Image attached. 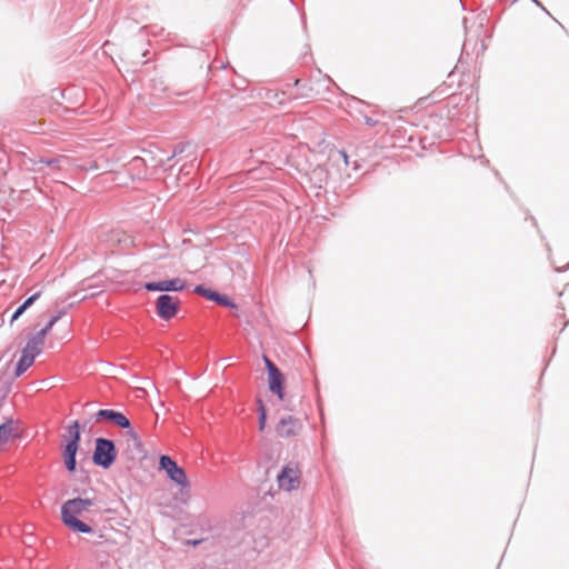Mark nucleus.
I'll return each instance as SVG.
<instances>
[{
    "instance_id": "nucleus-1",
    "label": "nucleus",
    "mask_w": 569,
    "mask_h": 569,
    "mask_svg": "<svg viewBox=\"0 0 569 569\" xmlns=\"http://www.w3.org/2000/svg\"><path fill=\"white\" fill-rule=\"evenodd\" d=\"M96 502L90 498H73L61 506V521L74 533H92L88 515Z\"/></svg>"
},
{
    "instance_id": "nucleus-2",
    "label": "nucleus",
    "mask_w": 569,
    "mask_h": 569,
    "mask_svg": "<svg viewBox=\"0 0 569 569\" xmlns=\"http://www.w3.org/2000/svg\"><path fill=\"white\" fill-rule=\"evenodd\" d=\"M46 337L43 332H37L28 338L27 345L22 349L21 358L18 361L16 375L21 376L27 369H29L37 356H39L44 346Z\"/></svg>"
},
{
    "instance_id": "nucleus-3",
    "label": "nucleus",
    "mask_w": 569,
    "mask_h": 569,
    "mask_svg": "<svg viewBox=\"0 0 569 569\" xmlns=\"http://www.w3.org/2000/svg\"><path fill=\"white\" fill-rule=\"evenodd\" d=\"M68 433L70 437V440L66 445V448L63 450V460L67 469L72 472L76 470V455L79 447L80 441V431H79V422L73 421L68 427Z\"/></svg>"
},
{
    "instance_id": "nucleus-4",
    "label": "nucleus",
    "mask_w": 569,
    "mask_h": 569,
    "mask_svg": "<svg viewBox=\"0 0 569 569\" xmlns=\"http://www.w3.org/2000/svg\"><path fill=\"white\" fill-rule=\"evenodd\" d=\"M116 459V448L111 440L98 438L93 452V462L103 468H109Z\"/></svg>"
},
{
    "instance_id": "nucleus-5",
    "label": "nucleus",
    "mask_w": 569,
    "mask_h": 569,
    "mask_svg": "<svg viewBox=\"0 0 569 569\" xmlns=\"http://www.w3.org/2000/svg\"><path fill=\"white\" fill-rule=\"evenodd\" d=\"M161 470H164L171 481L178 486L186 488L189 486L184 470L177 465L169 456H161L159 460Z\"/></svg>"
},
{
    "instance_id": "nucleus-6",
    "label": "nucleus",
    "mask_w": 569,
    "mask_h": 569,
    "mask_svg": "<svg viewBox=\"0 0 569 569\" xmlns=\"http://www.w3.org/2000/svg\"><path fill=\"white\" fill-rule=\"evenodd\" d=\"M263 360L268 370L269 389L271 392L276 393L280 400H283L284 377L268 357L264 356Z\"/></svg>"
},
{
    "instance_id": "nucleus-7",
    "label": "nucleus",
    "mask_w": 569,
    "mask_h": 569,
    "mask_svg": "<svg viewBox=\"0 0 569 569\" xmlns=\"http://www.w3.org/2000/svg\"><path fill=\"white\" fill-rule=\"evenodd\" d=\"M22 435L20 423L13 419L6 420L0 426V451L4 450L10 443L14 442Z\"/></svg>"
},
{
    "instance_id": "nucleus-8",
    "label": "nucleus",
    "mask_w": 569,
    "mask_h": 569,
    "mask_svg": "<svg viewBox=\"0 0 569 569\" xmlns=\"http://www.w3.org/2000/svg\"><path fill=\"white\" fill-rule=\"evenodd\" d=\"M179 300L169 295H161L157 299V313L163 320H170L178 313Z\"/></svg>"
},
{
    "instance_id": "nucleus-9",
    "label": "nucleus",
    "mask_w": 569,
    "mask_h": 569,
    "mask_svg": "<svg viewBox=\"0 0 569 569\" xmlns=\"http://www.w3.org/2000/svg\"><path fill=\"white\" fill-rule=\"evenodd\" d=\"M300 483V470L297 466L287 465L278 476L279 488L291 491L298 488Z\"/></svg>"
},
{
    "instance_id": "nucleus-10",
    "label": "nucleus",
    "mask_w": 569,
    "mask_h": 569,
    "mask_svg": "<svg viewBox=\"0 0 569 569\" xmlns=\"http://www.w3.org/2000/svg\"><path fill=\"white\" fill-rule=\"evenodd\" d=\"M302 428L299 419L293 417L282 418L276 427L279 437L290 438L297 436Z\"/></svg>"
},
{
    "instance_id": "nucleus-11",
    "label": "nucleus",
    "mask_w": 569,
    "mask_h": 569,
    "mask_svg": "<svg viewBox=\"0 0 569 569\" xmlns=\"http://www.w3.org/2000/svg\"><path fill=\"white\" fill-rule=\"evenodd\" d=\"M144 288L148 291H181L186 288V282L180 278H174L159 282H148Z\"/></svg>"
},
{
    "instance_id": "nucleus-12",
    "label": "nucleus",
    "mask_w": 569,
    "mask_h": 569,
    "mask_svg": "<svg viewBox=\"0 0 569 569\" xmlns=\"http://www.w3.org/2000/svg\"><path fill=\"white\" fill-rule=\"evenodd\" d=\"M101 418L108 419V420L112 421L116 426L127 429V430L131 427L129 419L123 413L114 411V410H110V409L99 410L97 412V421H99V419H101Z\"/></svg>"
},
{
    "instance_id": "nucleus-13",
    "label": "nucleus",
    "mask_w": 569,
    "mask_h": 569,
    "mask_svg": "<svg viewBox=\"0 0 569 569\" xmlns=\"http://www.w3.org/2000/svg\"><path fill=\"white\" fill-rule=\"evenodd\" d=\"M127 446L132 453L141 455L143 452L142 442L138 433L130 427L127 430Z\"/></svg>"
},
{
    "instance_id": "nucleus-14",
    "label": "nucleus",
    "mask_w": 569,
    "mask_h": 569,
    "mask_svg": "<svg viewBox=\"0 0 569 569\" xmlns=\"http://www.w3.org/2000/svg\"><path fill=\"white\" fill-rule=\"evenodd\" d=\"M41 296V292H36L31 297H29L12 315L10 322L13 323L19 317L31 307Z\"/></svg>"
},
{
    "instance_id": "nucleus-15",
    "label": "nucleus",
    "mask_w": 569,
    "mask_h": 569,
    "mask_svg": "<svg viewBox=\"0 0 569 569\" xmlns=\"http://www.w3.org/2000/svg\"><path fill=\"white\" fill-rule=\"evenodd\" d=\"M194 292L206 297L207 299L211 300V301H216L217 300V297H218V292L216 291H212V290H209V289H206L204 287L202 286H197L194 288Z\"/></svg>"
},
{
    "instance_id": "nucleus-16",
    "label": "nucleus",
    "mask_w": 569,
    "mask_h": 569,
    "mask_svg": "<svg viewBox=\"0 0 569 569\" xmlns=\"http://www.w3.org/2000/svg\"><path fill=\"white\" fill-rule=\"evenodd\" d=\"M258 405H259V408H258V411H259V429L262 431L266 427V421H267V410H266V407L262 403L261 400H258Z\"/></svg>"
},
{
    "instance_id": "nucleus-17",
    "label": "nucleus",
    "mask_w": 569,
    "mask_h": 569,
    "mask_svg": "<svg viewBox=\"0 0 569 569\" xmlns=\"http://www.w3.org/2000/svg\"><path fill=\"white\" fill-rule=\"evenodd\" d=\"M59 319V316H53L51 317V319L49 320V322L46 325L44 328H42L39 332H43V336L47 337L48 332L52 329V327L56 325V322L58 321Z\"/></svg>"
},
{
    "instance_id": "nucleus-18",
    "label": "nucleus",
    "mask_w": 569,
    "mask_h": 569,
    "mask_svg": "<svg viewBox=\"0 0 569 569\" xmlns=\"http://www.w3.org/2000/svg\"><path fill=\"white\" fill-rule=\"evenodd\" d=\"M216 302L221 306H226V307H231V308L234 307V303L227 296H221L219 293H218Z\"/></svg>"
},
{
    "instance_id": "nucleus-19",
    "label": "nucleus",
    "mask_w": 569,
    "mask_h": 569,
    "mask_svg": "<svg viewBox=\"0 0 569 569\" xmlns=\"http://www.w3.org/2000/svg\"><path fill=\"white\" fill-rule=\"evenodd\" d=\"M365 123L369 127H375L379 123V121L377 119H373L371 117H365Z\"/></svg>"
},
{
    "instance_id": "nucleus-20",
    "label": "nucleus",
    "mask_w": 569,
    "mask_h": 569,
    "mask_svg": "<svg viewBox=\"0 0 569 569\" xmlns=\"http://www.w3.org/2000/svg\"><path fill=\"white\" fill-rule=\"evenodd\" d=\"M40 162H41V163H46V164H48V166H51V164L56 163V162H57V160H53V159H51V160H40Z\"/></svg>"
},
{
    "instance_id": "nucleus-21",
    "label": "nucleus",
    "mask_w": 569,
    "mask_h": 569,
    "mask_svg": "<svg viewBox=\"0 0 569 569\" xmlns=\"http://www.w3.org/2000/svg\"><path fill=\"white\" fill-rule=\"evenodd\" d=\"M40 162H41V163H46V164H48V166H51V164L56 163V162H57V160H53V159H51V160H40Z\"/></svg>"
},
{
    "instance_id": "nucleus-22",
    "label": "nucleus",
    "mask_w": 569,
    "mask_h": 569,
    "mask_svg": "<svg viewBox=\"0 0 569 569\" xmlns=\"http://www.w3.org/2000/svg\"><path fill=\"white\" fill-rule=\"evenodd\" d=\"M339 154L342 157L345 163H348V156L345 151H339Z\"/></svg>"
},
{
    "instance_id": "nucleus-23",
    "label": "nucleus",
    "mask_w": 569,
    "mask_h": 569,
    "mask_svg": "<svg viewBox=\"0 0 569 569\" xmlns=\"http://www.w3.org/2000/svg\"><path fill=\"white\" fill-rule=\"evenodd\" d=\"M425 99H427V97H421V98H419V99H418V101H417V102H420V101H422V100H425Z\"/></svg>"
},
{
    "instance_id": "nucleus-24",
    "label": "nucleus",
    "mask_w": 569,
    "mask_h": 569,
    "mask_svg": "<svg viewBox=\"0 0 569 569\" xmlns=\"http://www.w3.org/2000/svg\"><path fill=\"white\" fill-rule=\"evenodd\" d=\"M535 2H537L539 4V2L537 0H533Z\"/></svg>"
}]
</instances>
